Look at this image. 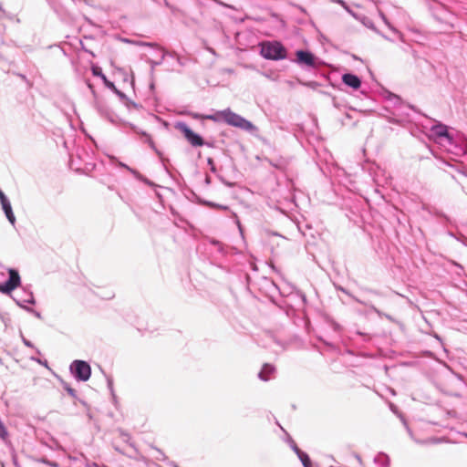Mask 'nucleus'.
<instances>
[{
	"label": "nucleus",
	"instance_id": "1a4fd4ad",
	"mask_svg": "<svg viewBox=\"0 0 467 467\" xmlns=\"http://www.w3.org/2000/svg\"><path fill=\"white\" fill-rule=\"evenodd\" d=\"M275 371V368L269 364H265L259 373V377L263 380H268L269 376Z\"/></svg>",
	"mask_w": 467,
	"mask_h": 467
},
{
	"label": "nucleus",
	"instance_id": "a211bd4d",
	"mask_svg": "<svg viewBox=\"0 0 467 467\" xmlns=\"http://www.w3.org/2000/svg\"><path fill=\"white\" fill-rule=\"evenodd\" d=\"M93 467H109V466L104 465V464L99 465V464H98V463H93Z\"/></svg>",
	"mask_w": 467,
	"mask_h": 467
},
{
	"label": "nucleus",
	"instance_id": "7ed1b4c3",
	"mask_svg": "<svg viewBox=\"0 0 467 467\" xmlns=\"http://www.w3.org/2000/svg\"><path fill=\"white\" fill-rule=\"evenodd\" d=\"M174 128L183 134L192 146L202 147L204 145V140L199 134L193 132L186 123L176 122Z\"/></svg>",
	"mask_w": 467,
	"mask_h": 467
},
{
	"label": "nucleus",
	"instance_id": "9d476101",
	"mask_svg": "<svg viewBox=\"0 0 467 467\" xmlns=\"http://www.w3.org/2000/svg\"><path fill=\"white\" fill-rule=\"evenodd\" d=\"M2 207H3V210L8 219V221L12 223V224H15V222H16V217L13 213V211H12V207H11V204L10 202H5L4 204H2Z\"/></svg>",
	"mask_w": 467,
	"mask_h": 467
},
{
	"label": "nucleus",
	"instance_id": "f8f14e48",
	"mask_svg": "<svg viewBox=\"0 0 467 467\" xmlns=\"http://www.w3.org/2000/svg\"><path fill=\"white\" fill-rule=\"evenodd\" d=\"M298 456L304 465V467H311V461L308 455L305 452L300 451L298 449L296 450Z\"/></svg>",
	"mask_w": 467,
	"mask_h": 467
},
{
	"label": "nucleus",
	"instance_id": "9b49d317",
	"mask_svg": "<svg viewBox=\"0 0 467 467\" xmlns=\"http://www.w3.org/2000/svg\"><path fill=\"white\" fill-rule=\"evenodd\" d=\"M200 118H202L203 119H210L214 122H220V121H223V110L216 111L215 113L211 114V115H202V116H200Z\"/></svg>",
	"mask_w": 467,
	"mask_h": 467
},
{
	"label": "nucleus",
	"instance_id": "423d86ee",
	"mask_svg": "<svg viewBox=\"0 0 467 467\" xmlns=\"http://www.w3.org/2000/svg\"><path fill=\"white\" fill-rule=\"evenodd\" d=\"M296 61L299 64H303L308 67L315 66V57L313 54L308 51L298 50L296 53Z\"/></svg>",
	"mask_w": 467,
	"mask_h": 467
},
{
	"label": "nucleus",
	"instance_id": "f257e3e1",
	"mask_svg": "<svg viewBox=\"0 0 467 467\" xmlns=\"http://www.w3.org/2000/svg\"><path fill=\"white\" fill-rule=\"evenodd\" d=\"M260 47V53L266 59L279 60L286 57V49L279 42L266 41L261 43Z\"/></svg>",
	"mask_w": 467,
	"mask_h": 467
},
{
	"label": "nucleus",
	"instance_id": "f03ea898",
	"mask_svg": "<svg viewBox=\"0 0 467 467\" xmlns=\"http://www.w3.org/2000/svg\"><path fill=\"white\" fill-rule=\"evenodd\" d=\"M223 121H224L228 125L240 128L244 130H253L255 129L254 125L252 122L246 120L240 115L234 113L230 109H223Z\"/></svg>",
	"mask_w": 467,
	"mask_h": 467
},
{
	"label": "nucleus",
	"instance_id": "6ab92c4d",
	"mask_svg": "<svg viewBox=\"0 0 467 467\" xmlns=\"http://www.w3.org/2000/svg\"><path fill=\"white\" fill-rule=\"evenodd\" d=\"M149 141H150V146H151V147H153V146H154V145H153V141L151 140V139H150V138H149Z\"/></svg>",
	"mask_w": 467,
	"mask_h": 467
},
{
	"label": "nucleus",
	"instance_id": "ddd939ff",
	"mask_svg": "<svg viewBox=\"0 0 467 467\" xmlns=\"http://www.w3.org/2000/svg\"><path fill=\"white\" fill-rule=\"evenodd\" d=\"M91 70H92V74L94 76L100 77V78H102V76H104V74L102 73L101 67H99V66H95V65L92 66Z\"/></svg>",
	"mask_w": 467,
	"mask_h": 467
},
{
	"label": "nucleus",
	"instance_id": "aec40b11",
	"mask_svg": "<svg viewBox=\"0 0 467 467\" xmlns=\"http://www.w3.org/2000/svg\"><path fill=\"white\" fill-rule=\"evenodd\" d=\"M466 437H467V434H466Z\"/></svg>",
	"mask_w": 467,
	"mask_h": 467
},
{
	"label": "nucleus",
	"instance_id": "2eb2a0df",
	"mask_svg": "<svg viewBox=\"0 0 467 467\" xmlns=\"http://www.w3.org/2000/svg\"><path fill=\"white\" fill-rule=\"evenodd\" d=\"M102 78L103 82L105 83V85H106L108 88H111V89H115V88H115L114 83H113V82H111V81H109V80H108V78H107V77H106L105 75H104V76H102V78Z\"/></svg>",
	"mask_w": 467,
	"mask_h": 467
},
{
	"label": "nucleus",
	"instance_id": "20e7f679",
	"mask_svg": "<svg viewBox=\"0 0 467 467\" xmlns=\"http://www.w3.org/2000/svg\"><path fill=\"white\" fill-rule=\"evenodd\" d=\"M8 273L9 278L2 286H0L1 292H11L20 285V276L18 272L15 269H9Z\"/></svg>",
	"mask_w": 467,
	"mask_h": 467
},
{
	"label": "nucleus",
	"instance_id": "f3484780",
	"mask_svg": "<svg viewBox=\"0 0 467 467\" xmlns=\"http://www.w3.org/2000/svg\"><path fill=\"white\" fill-rule=\"evenodd\" d=\"M440 136H448V132L442 129V130L438 131Z\"/></svg>",
	"mask_w": 467,
	"mask_h": 467
},
{
	"label": "nucleus",
	"instance_id": "4468645a",
	"mask_svg": "<svg viewBox=\"0 0 467 467\" xmlns=\"http://www.w3.org/2000/svg\"><path fill=\"white\" fill-rule=\"evenodd\" d=\"M0 438L5 440L7 438V431L2 421L0 420Z\"/></svg>",
	"mask_w": 467,
	"mask_h": 467
},
{
	"label": "nucleus",
	"instance_id": "39448f33",
	"mask_svg": "<svg viewBox=\"0 0 467 467\" xmlns=\"http://www.w3.org/2000/svg\"><path fill=\"white\" fill-rule=\"evenodd\" d=\"M76 377L80 380H88L90 377V367L89 365L81 360L75 361L74 363Z\"/></svg>",
	"mask_w": 467,
	"mask_h": 467
},
{
	"label": "nucleus",
	"instance_id": "0eeeda50",
	"mask_svg": "<svg viewBox=\"0 0 467 467\" xmlns=\"http://www.w3.org/2000/svg\"><path fill=\"white\" fill-rule=\"evenodd\" d=\"M342 81L344 82V84H346L347 86H348L354 89H358L361 86V81H360L359 78L356 75L349 74V73L344 74L342 76Z\"/></svg>",
	"mask_w": 467,
	"mask_h": 467
},
{
	"label": "nucleus",
	"instance_id": "6e6552de",
	"mask_svg": "<svg viewBox=\"0 0 467 467\" xmlns=\"http://www.w3.org/2000/svg\"><path fill=\"white\" fill-rule=\"evenodd\" d=\"M21 296H24L20 298H15V300L17 302L19 306L22 307L30 310L31 306L35 304V299L33 296V294H20Z\"/></svg>",
	"mask_w": 467,
	"mask_h": 467
},
{
	"label": "nucleus",
	"instance_id": "dca6fc26",
	"mask_svg": "<svg viewBox=\"0 0 467 467\" xmlns=\"http://www.w3.org/2000/svg\"><path fill=\"white\" fill-rule=\"evenodd\" d=\"M0 202H1V204L8 202L5 195L4 194V192L1 190H0Z\"/></svg>",
	"mask_w": 467,
	"mask_h": 467
}]
</instances>
